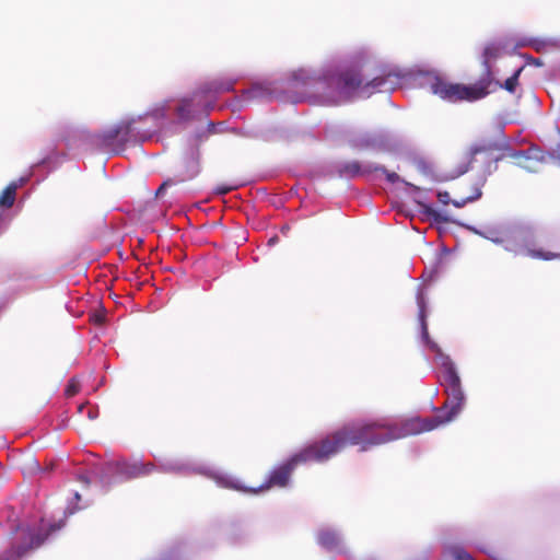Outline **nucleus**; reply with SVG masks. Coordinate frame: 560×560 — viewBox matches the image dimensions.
<instances>
[{"mask_svg":"<svg viewBox=\"0 0 560 560\" xmlns=\"http://www.w3.org/2000/svg\"><path fill=\"white\" fill-rule=\"evenodd\" d=\"M174 183L172 182V179H167L165 180L156 190V196L161 195L164 189L170 186V185H173Z\"/></svg>","mask_w":560,"mask_h":560,"instance_id":"c756f323","label":"nucleus"},{"mask_svg":"<svg viewBox=\"0 0 560 560\" xmlns=\"http://www.w3.org/2000/svg\"><path fill=\"white\" fill-rule=\"evenodd\" d=\"M486 237L499 244L521 238L524 244L518 249V254L539 260H560V252L536 248L534 242L529 240L528 234L516 226L505 225L498 229H488Z\"/></svg>","mask_w":560,"mask_h":560,"instance_id":"0eeeda50","label":"nucleus"},{"mask_svg":"<svg viewBox=\"0 0 560 560\" xmlns=\"http://www.w3.org/2000/svg\"><path fill=\"white\" fill-rule=\"evenodd\" d=\"M480 197H481V189L479 186L475 188V190L471 195H469L467 197H463L460 199H454V200L451 199L450 194L447 191H439L438 192L439 202H441L444 206L452 202L456 208H462L466 203L475 201V200L479 199Z\"/></svg>","mask_w":560,"mask_h":560,"instance_id":"ddd939ff","label":"nucleus"},{"mask_svg":"<svg viewBox=\"0 0 560 560\" xmlns=\"http://www.w3.org/2000/svg\"><path fill=\"white\" fill-rule=\"evenodd\" d=\"M62 526V522L51 524L48 529L18 525L13 532L11 547L0 555V560H20L40 547L50 534L59 530Z\"/></svg>","mask_w":560,"mask_h":560,"instance_id":"423d86ee","label":"nucleus"},{"mask_svg":"<svg viewBox=\"0 0 560 560\" xmlns=\"http://www.w3.org/2000/svg\"><path fill=\"white\" fill-rule=\"evenodd\" d=\"M503 156H509V158H511V159L515 160V161H516V164H517L520 167H522V168H524V170H526V171H528V172H535V171H536V168H535V165H534L533 161H532V160H530V158L526 154V152H525V151H515V150H511V151H509V153H508V154H503V155H501V156L497 158V161H499V160L503 159Z\"/></svg>","mask_w":560,"mask_h":560,"instance_id":"4468645a","label":"nucleus"},{"mask_svg":"<svg viewBox=\"0 0 560 560\" xmlns=\"http://www.w3.org/2000/svg\"><path fill=\"white\" fill-rule=\"evenodd\" d=\"M209 132H214V125L212 122L209 124Z\"/></svg>","mask_w":560,"mask_h":560,"instance_id":"473e14b6","label":"nucleus"},{"mask_svg":"<svg viewBox=\"0 0 560 560\" xmlns=\"http://www.w3.org/2000/svg\"><path fill=\"white\" fill-rule=\"evenodd\" d=\"M199 155L200 154H199L198 149L191 153L190 161H189V163H190L189 172L184 178L180 179L182 182H184L186 179H191L199 174V172H200Z\"/></svg>","mask_w":560,"mask_h":560,"instance_id":"412c9836","label":"nucleus"},{"mask_svg":"<svg viewBox=\"0 0 560 560\" xmlns=\"http://www.w3.org/2000/svg\"><path fill=\"white\" fill-rule=\"evenodd\" d=\"M235 188L236 186L219 185L214 188V191L219 195H225Z\"/></svg>","mask_w":560,"mask_h":560,"instance_id":"c85d7f7f","label":"nucleus"},{"mask_svg":"<svg viewBox=\"0 0 560 560\" xmlns=\"http://www.w3.org/2000/svg\"><path fill=\"white\" fill-rule=\"evenodd\" d=\"M418 203L421 207L422 213H424L427 217L432 219L434 222H436V223L448 222V218L445 214H443L442 212L435 210L434 208H432L431 206H429L427 203H423L420 201H418Z\"/></svg>","mask_w":560,"mask_h":560,"instance_id":"aec40b11","label":"nucleus"},{"mask_svg":"<svg viewBox=\"0 0 560 560\" xmlns=\"http://www.w3.org/2000/svg\"><path fill=\"white\" fill-rule=\"evenodd\" d=\"M500 50H501V48L497 44H489L485 47L483 54H482L483 74L479 80L489 81V90H491V91H492L491 86L493 83V72H492V68H491V61L497 59L500 56Z\"/></svg>","mask_w":560,"mask_h":560,"instance_id":"9b49d317","label":"nucleus"},{"mask_svg":"<svg viewBox=\"0 0 560 560\" xmlns=\"http://www.w3.org/2000/svg\"><path fill=\"white\" fill-rule=\"evenodd\" d=\"M427 84L432 94L450 103L475 102L491 93L489 81L486 80L466 85L451 82L440 75H429Z\"/></svg>","mask_w":560,"mask_h":560,"instance_id":"20e7f679","label":"nucleus"},{"mask_svg":"<svg viewBox=\"0 0 560 560\" xmlns=\"http://www.w3.org/2000/svg\"><path fill=\"white\" fill-rule=\"evenodd\" d=\"M95 322L96 323H103V317L101 315H95Z\"/></svg>","mask_w":560,"mask_h":560,"instance_id":"2f4dec72","label":"nucleus"},{"mask_svg":"<svg viewBox=\"0 0 560 560\" xmlns=\"http://www.w3.org/2000/svg\"><path fill=\"white\" fill-rule=\"evenodd\" d=\"M525 152L533 161L535 167L537 166V164L542 163L545 161L544 151L536 145L529 147L527 150H525Z\"/></svg>","mask_w":560,"mask_h":560,"instance_id":"393cba45","label":"nucleus"},{"mask_svg":"<svg viewBox=\"0 0 560 560\" xmlns=\"http://www.w3.org/2000/svg\"><path fill=\"white\" fill-rule=\"evenodd\" d=\"M524 58H525L527 65H533L535 67L544 66L542 60L539 58H535L533 56H527V55H524Z\"/></svg>","mask_w":560,"mask_h":560,"instance_id":"cd10ccee","label":"nucleus"},{"mask_svg":"<svg viewBox=\"0 0 560 560\" xmlns=\"http://www.w3.org/2000/svg\"><path fill=\"white\" fill-rule=\"evenodd\" d=\"M317 539H318L319 545H322L324 548H326L328 550H332V549L337 548L340 542L338 535L335 532L328 530V529L322 530L318 534Z\"/></svg>","mask_w":560,"mask_h":560,"instance_id":"dca6fc26","label":"nucleus"},{"mask_svg":"<svg viewBox=\"0 0 560 560\" xmlns=\"http://www.w3.org/2000/svg\"><path fill=\"white\" fill-rule=\"evenodd\" d=\"M116 471L124 479H135L148 476L155 471V465L153 463H142V462H118L116 464Z\"/></svg>","mask_w":560,"mask_h":560,"instance_id":"1a4fd4ad","label":"nucleus"},{"mask_svg":"<svg viewBox=\"0 0 560 560\" xmlns=\"http://www.w3.org/2000/svg\"><path fill=\"white\" fill-rule=\"evenodd\" d=\"M447 552L454 560H472L471 556L458 545L450 546Z\"/></svg>","mask_w":560,"mask_h":560,"instance_id":"5701e85b","label":"nucleus"},{"mask_svg":"<svg viewBox=\"0 0 560 560\" xmlns=\"http://www.w3.org/2000/svg\"><path fill=\"white\" fill-rule=\"evenodd\" d=\"M18 187L19 185L13 182L2 190L0 194V208L9 209L14 205Z\"/></svg>","mask_w":560,"mask_h":560,"instance_id":"2eb2a0df","label":"nucleus"},{"mask_svg":"<svg viewBox=\"0 0 560 560\" xmlns=\"http://www.w3.org/2000/svg\"><path fill=\"white\" fill-rule=\"evenodd\" d=\"M62 526V522L51 524L48 529L18 525L13 532L11 547L0 555V560H20L40 547L50 534L59 530Z\"/></svg>","mask_w":560,"mask_h":560,"instance_id":"39448f33","label":"nucleus"},{"mask_svg":"<svg viewBox=\"0 0 560 560\" xmlns=\"http://www.w3.org/2000/svg\"><path fill=\"white\" fill-rule=\"evenodd\" d=\"M85 408H86V406H85V405H81V406L79 407V411H80V412H83V409H85Z\"/></svg>","mask_w":560,"mask_h":560,"instance_id":"72a5a7b5","label":"nucleus"},{"mask_svg":"<svg viewBox=\"0 0 560 560\" xmlns=\"http://www.w3.org/2000/svg\"><path fill=\"white\" fill-rule=\"evenodd\" d=\"M80 390V383L79 381H77L75 378H71L66 387V395L68 397H72L74 395H77Z\"/></svg>","mask_w":560,"mask_h":560,"instance_id":"bb28decb","label":"nucleus"},{"mask_svg":"<svg viewBox=\"0 0 560 560\" xmlns=\"http://www.w3.org/2000/svg\"><path fill=\"white\" fill-rule=\"evenodd\" d=\"M235 80L232 79H214L200 85L194 93V96L211 97L218 94L232 92L234 90Z\"/></svg>","mask_w":560,"mask_h":560,"instance_id":"9d476101","label":"nucleus"},{"mask_svg":"<svg viewBox=\"0 0 560 560\" xmlns=\"http://www.w3.org/2000/svg\"><path fill=\"white\" fill-rule=\"evenodd\" d=\"M418 306V320L421 327L423 341L436 351L438 363L441 368L440 381L444 387L447 398L442 408L438 409V415L429 418H409L400 421H388L378 419L362 422L372 445L377 446L396 440L405 439L410 435H417L423 432L434 430L435 428L453 421L462 411L465 404V395L462 388L460 377L457 373L454 362L451 358L442 353L438 346L430 341L428 330V299L423 288H419L416 294Z\"/></svg>","mask_w":560,"mask_h":560,"instance_id":"f257e3e1","label":"nucleus"},{"mask_svg":"<svg viewBox=\"0 0 560 560\" xmlns=\"http://www.w3.org/2000/svg\"><path fill=\"white\" fill-rule=\"evenodd\" d=\"M501 149H502V145L499 142L488 140V141H482L478 144L472 145L470 148V153H471V155H477V154L483 153V152L492 153V152L499 151Z\"/></svg>","mask_w":560,"mask_h":560,"instance_id":"a211bd4d","label":"nucleus"},{"mask_svg":"<svg viewBox=\"0 0 560 560\" xmlns=\"http://www.w3.org/2000/svg\"><path fill=\"white\" fill-rule=\"evenodd\" d=\"M373 172H381L383 173L385 176H386V179L392 183V184H396V183H399V182H404L399 175L395 172H389L388 170H386L384 166H373Z\"/></svg>","mask_w":560,"mask_h":560,"instance_id":"a878e982","label":"nucleus"},{"mask_svg":"<svg viewBox=\"0 0 560 560\" xmlns=\"http://www.w3.org/2000/svg\"><path fill=\"white\" fill-rule=\"evenodd\" d=\"M88 417H89L90 419H94V418H96V413H94V412H93V410H92L91 408H89V410H88Z\"/></svg>","mask_w":560,"mask_h":560,"instance_id":"7c9ffc66","label":"nucleus"},{"mask_svg":"<svg viewBox=\"0 0 560 560\" xmlns=\"http://www.w3.org/2000/svg\"><path fill=\"white\" fill-rule=\"evenodd\" d=\"M191 103L192 101L191 100H183L180 102V104L177 106V115L180 119L183 120H187L190 118L191 116Z\"/></svg>","mask_w":560,"mask_h":560,"instance_id":"b1692460","label":"nucleus"},{"mask_svg":"<svg viewBox=\"0 0 560 560\" xmlns=\"http://www.w3.org/2000/svg\"><path fill=\"white\" fill-rule=\"evenodd\" d=\"M528 45L535 49V51L537 52H544L546 51L547 48L549 47H556L557 46V43L555 40H551V39H539V38H534V39H530Z\"/></svg>","mask_w":560,"mask_h":560,"instance_id":"4be33fe9","label":"nucleus"},{"mask_svg":"<svg viewBox=\"0 0 560 560\" xmlns=\"http://www.w3.org/2000/svg\"><path fill=\"white\" fill-rule=\"evenodd\" d=\"M524 67H521L518 68L513 75H511L510 78H508L503 84H501L499 81H495L493 79V83L492 85H495V86H500V88H503L505 89L508 92L510 93H514L515 90H516V86L518 84V78L523 71Z\"/></svg>","mask_w":560,"mask_h":560,"instance_id":"6ab92c4d","label":"nucleus"},{"mask_svg":"<svg viewBox=\"0 0 560 560\" xmlns=\"http://www.w3.org/2000/svg\"><path fill=\"white\" fill-rule=\"evenodd\" d=\"M133 119L120 120L95 136L96 143L117 154L125 150L131 139Z\"/></svg>","mask_w":560,"mask_h":560,"instance_id":"6e6552de","label":"nucleus"},{"mask_svg":"<svg viewBox=\"0 0 560 560\" xmlns=\"http://www.w3.org/2000/svg\"><path fill=\"white\" fill-rule=\"evenodd\" d=\"M215 481L220 487L252 493L253 488L243 487L237 479L230 476H218L215 477Z\"/></svg>","mask_w":560,"mask_h":560,"instance_id":"f3484780","label":"nucleus"},{"mask_svg":"<svg viewBox=\"0 0 560 560\" xmlns=\"http://www.w3.org/2000/svg\"><path fill=\"white\" fill-rule=\"evenodd\" d=\"M348 445H360L361 451L374 446L362 422L345 425L328 434L325 439L314 442L293 454L280 465L273 467L265 482L258 488H253L252 493L268 491L272 488H285L299 465L308 462H325Z\"/></svg>","mask_w":560,"mask_h":560,"instance_id":"f03ea898","label":"nucleus"},{"mask_svg":"<svg viewBox=\"0 0 560 560\" xmlns=\"http://www.w3.org/2000/svg\"><path fill=\"white\" fill-rule=\"evenodd\" d=\"M337 173L340 177L354 178L373 173L372 165L362 166L358 161H349L337 166Z\"/></svg>","mask_w":560,"mask_h":560,"instance_id":"f8f14e48","label":"nucleus"},{"mask_svg":"<svg viewBox=\"0 0 560 560\" xmlns=\"http://www.w3.org/2000/svg\"><path fill=\"white\" fill-rule=\"evenodd\" d=\"M390 77L392 73L378 75L363 85L360 70L347 68L340 71H327L314 82L313 89L319 104L339 105L350 101L360 88L366 91H381Z\"/></svg>","mask_w":560,"mask_h":560,"instance_id":"7ed1b4c3","label":"nucleus"}]
</instances>
